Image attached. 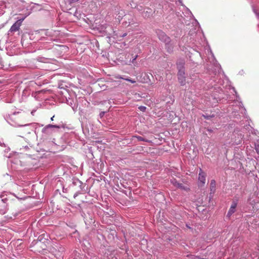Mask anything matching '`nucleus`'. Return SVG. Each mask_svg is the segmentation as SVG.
<instances>
[{
	"label": "nucleus",
	"instance_id": "obj_1",
	"mask_svg": "<svg viewBox=\"0 0 259 259\" xmlns=\"http://www.w3.org/2000/svg\"><path fill=\"white\" fill-rule=\"evenodd\" d=\"M137 9L144 18H149L154 13L152 9L148 7H143L141 6H138Z\"/></svg>",
	"mask_w": 259,
	"mask_h": 259
},
{
	"label": "nucleus",
	"instance_id": "obj_2",
	"mask_svg": "<svg viewBox=\"0 0 259 259\" xmlns=\"http://www.w3.org/2000/svg\"><path fill=\"white\" fill-rule=\"evenodd\" d=\"M179 71L178 73V76L179 82L181 85H184L185 84V76L184 68L183 66H178Z\"/></svg>",
	"mask_w": 259,
	"mask_h": 259
},
{
	"label": "nucleus",
	"instance_id": "obj_3",
	"mask_svg": "<svg viewBox=\"0 0 259 259\" xmlns=\"http://www.w3.org/2000/svg\"><path fill=\"white\" fill-rule=\"evenodd\" d=\"M156 34L158 38L161 41L164 42L165 44L170 42V38L163 31L161 30H157L156 31Z\"/></svg>",
	"mask_w": 259,
	"mask_h": 259
},
{
	"label": "nucleus",
	"instance_id": "obj_4",
	"mask_svg": "<svg viewBox=\"0 0 259 259\" xmlns=\"http://www.w3.org/2000/svg\"><path fill=\"white\" fill-rule=\"evenodd\" d=\"M60 128V126L49 124L42 129V132L46 135H51L52 133V128Z\"/></svg>",
	"mask_w": 259,
	"mask_h": 259
},
{
	"label": "nucleus",
	"instance_id": "obj_5",
	"mask_svg": "<svg viewBox=\"0 0 259 259\" xmlns=\"http://www.w3.org/2000/svg\"><path fill=\"white\" fill-rule=\"evenodd\" d=\"M25 17L19 19L15 22L13 25L11 27L9 32H14L19 30L20 27L21 26L22 22L24 20Z\"/></svg>",
	"mask_w": 259,
	"mask_h": 259
},
{
	"label": "nucleus",
	"instance_id": "obj_6",
	"mask_svg": "<svg viewBox=\"0 0 259 259\" xmlns=\"http://www.w3.org/2000/svg\"><path fill=\"white\" fill-rule=\"evenodd\" d=\"M205 178V173L200 168L198 175V185L199 186H202L204 185L206 180Z\"/></svg>",
	"mask_w": 259,
	"mask_h": 259
},
{
	"label": "nucleus",
	"instance_id": "obj_7",
	"mask_svg": "<svg viewBox=\"0 0 259 259\" xmlns=\"http://www.w3.org/2000/svg\"><path fill=\"white\" fill-rule=\"evenodd\" d=\"M5 119L7 122L10 124V125L15 126V127H22L24 126H28L29 125V124H25L24 125H20L17 124L16 122H15L13 120V115H7L5 117Z\"/></svg>",
	"mask_w": 259,
	"mask_h": 259
},
{
	"label": "nucleus",
	"instance_id": "obj_8",
	"mask_svg": "<svg viewBox=\"0 0 259 259\" xmlns=\"http://www.w3.org/2000/svg\"><path fill=\"white\" fill-rule=\"evenodd\" d=\"M170 182L173 185L181 189L184 190L185 191H188L189 190L188 188L185 187L182 184L178 182L175 179H171L170 180Z\"/></svg>",
	"mask_w": 259,
	"mask_h": 259
},
{
	"label": "nucleus",
	"instance_id": "obj_9",
	"mask_svg": "<svg viewBox=\"0 0 259 259\" xmlns=\"http://www.w3.org/2000/svg\"><path fill=\"white\" fill-rule=\"evenodd\" d=\"M237 205V200H234L232 202L231 207L228 212L227 217H230L233 213L235 212Z\"/></svg>",
	"mask_w": 259,
	"mask_h": 259
},
{
	"label": "nucleus",
	"instance_id": "obj_10",
	"mask_svg": "<svg viewBox=\"0 0 259 259\" xmlns=\"http://www.w3.org/2000/svg\"><path fill=\"white\" fill-rule=\"evenodd\" d=\"M215 181L214 180H212L210 184V194H214L215 191Z\"/></svg>",
	"mask_w": 259,
	"mask_h": 259
},
{
	"label": "nucleus",
	"instance_id": "obj_11",
	"mask_svg": "<svg viewBox=\"0 0 259 259\" xmlns=\"http://www.w3.org/2000/svg\"><path fill=\"white\" fill-rule=\"evenodd\" d=\"M165 48L167 52L170 53L173 51L174 45L173 44H171L170 42H167V44H165Z\"/></svg>",
	"mask_w": 259,
	"mask_h": 259
},
{
	"label": "nucleus",
	"instance_id": "obj_12",
	"mask_svg": "<svg viewBox=\"0 0 259 259\" xmlns=\"http://www.w3.org/2000/svg\"><path fill=\"white\" fill-rule=\"evenodd\" d=\"M37 61L40 62H47L48 59L44 57H38L36 58Z\"/></svg>",
	"mask_w": 259,
	"mask_h": 259
},
{
	"label": "nucleus",
	"instance_id": "obj_13",
	"mask_svg": "<svg viewBox=\"0 0 259 259\" xmlns=\"http://www.w3.org/2000/svg\"><path fill=\"white\" fill-rule=\"evenodd\" d=\"M135 138H136L138 141H145V142H150V140H148L147 139H144V138L141 137V136H135Z\"/></svg>",
	"mask_w": 259,
	"mask_h": 259
},
{
	"label": "nucleus",
	"instance_id": "obj_14",
	"mask_svg": "<svg viewBox=\"0 0 259 259\" xmlns=\"http://www.w3.org/2000/svg\"><path fill=\"white\" fill-rule=\"evenodd\" d=\"M0 197L2 198V200L4 202H6L7 200V198L6 197H5V196H4V193H3L1 195H0Z\"/></svg>",
	"mask_w": 259,
	"mask_h": 259
},
{
	"label": "nucleus",
	"instance_id": "obj_15",
	"mask_svg": "<svg viewBox=\"0 0 259 259\" xmlns=\"http://www.w3.org/2000/svg\"><path fill=\"white\" fill-rule=\"evenodd\" d=\"M139 109L140 111L145 112L146 110V107L144 106H140V107H139Z\"/></svg>",
	"mask_w": 259,
	"mask_h": 259
},
{
	"label": "nucleus",
	"instance_id": "obj_16",
	"mask_svg": "<svg viewBox=\"0 0 259 259\" xmlns=\"http://www.w3.org/2000/svg\"><path fill=\"white\" fill-rule=\"evenodd\" d=\"M124 79H125V80L128 81H129V82H132V83H135V82H136V81H135V80H132V79H130V78H125Z\"/></svg>",
	"mask_w": 259,
	"mask_h": 259
},
{
	"label": "nucleus",
	"instance_id": "obj_17",
	"mask_svg": "<svg viewBox=\"0 0 259 259\" xmlns=\"http://www.w3.org/2000/svg\"><path fill=\"white\" fill-rule=\"evenodd\" d=\"M249 203L251 205H255L256 204V205L258 206V205L259 204V202H257L256 203H255V202H254V201H250Z\"/></svg>",
	"mask_w": 259,
	"mask_h": 259
},
{
	"label": "nucleus",
	"instance_id": "obj_18",
	"mask_svg": "<svg viewBox=\"0 0 259 259\" xmlns=\"http://www.w3.org/2000/svg\"><path fill=\"white\" fill-rule=\"evenodd\" d=\"M253 11L254 13L256 14L257 18H259V13L257 12L256 10L254 8H253Z\"/></svg>",
	"mask_w": 259,
	"mask_h": 259
},
{
	"label": "nucleus",
	"instance_id": "obj_19",
	"mask_svg": "<svg viewBox=\"0 0 259 259\" xmlns=\"http://www.w3.org/2000/svg\"><path fill=\"white\" fill-rule=\"evenodd\" d=\"M137 57H138V55H136V56H135V57H134V58H133V59H132V60H130V62H131V63H134V62H135V60H136V59L137 58Z\"/></svg>",
	"mask_w": 259,
	"mask_h": 259
},
{
	"label": "nucleus",
	"instance_id": "obj_20",
	"mask_svg": "<svg viewBox=\"0 0 259 259\" xmlns=\"http://www.w3.org/2000/svg\"><path fill=\"white\" fill-rule=\"evenodd\" d=\"M6 213V211L4 209H0V213L4 214Z\"/></svg>",
	"mask_w": 259,
	"mask_h": 259
},
{
	"label": "nucleus",
	"instance_id": "obj_21",
	"mask_svg": "<svg viewBox=\"0 0 259 259\" xmlns=\"http://www.w3.org/2000/svg\"><path fill=\"white\" fill-rule=\"evenodd\" d=\"M78 1V0H70V4H72V3L77 2Z\"/></svg>",
	"mask_w": 259,
	"mask_h": 259
},
{
	"label": "nucleus",
	"instance_id": "obj_22",
	"mask_svg": "<svg viewBox=\"0 0 259 259\" xmlns=\"http://www.w3.org/2000/svg\"><path fill=\"white\" fill-rule=\"evenodd\" d=\"M203 116L205 118H206L207 119H208L209 118V117H210V116H208V115H203Z\"/></svg>",
	"mask_w": 259,
	"mask_h": 259
},
{
	"label": "nucleus",
	"instance_id": "obj_23",
	"mask_svg": "<svg viewBox=\"0 0 259 259\" xmlns=\"http://www.w3.org/2000/svg\"><path fill=\"white\" fill-rule=\"evenodd\" d=\"M128 17H129V16H128V15H124V18H123L124 20H126V19H128Z\"/></svg>",
	"mask_w": 259,
	"mask_h": 259
},
{
	"label": "nucleus",
	"instance_id": "obj_24",
	"mask_svg": "<svg viewBox=\"0 0 259 259\" xmlns=\"http://www.w3.org/2000/svg\"><path fill=\"white\" fill-rule=\"evenodd\" d=\"M126 35V33H125L123 34L122 35H121V36H122V37H124V36H125Z\"/></svg>",
	"mask_w": 259,
	"mask_h": 259
},
{
	"label": "nucleus",
	"instance_id": "obj_25",
	"mask_svg": "<svg viewBox=\"0 0 259 259\" xmlns=\"http://www.w3.org/2000/svg\"><path fill=\"white\" fill-rule=\"evenodd\" d=\"M0 145L2 146H5V144L4 143H2L1 142L0 143Z\"/></svg>",
	"mask_w": 259,
	"mask_h": 259
},
{
	"label": "nucleus",
	"instance_id": "obj_26",
	"mask_svg": "<svg viewBox=\"0 0 259 259\" xmlns=\"http://www.w3.org/2000/svg\"><path fill=\"white\" fill-rule=\"evenodd\" d=\"M35 112V110H33V111H31V114L33 115V114H34V113Z\"/></svg>",
	"mask_w": 259,
	"mask_h": 259
},
{
	"label": "nucleus",
	"instance_id": "obj_27",
	"mask_svg": "<svg viewBox=\"0 0 259 259\" xmlns=\"http://www.w3.org/2000/svg\"><path fill=\"white\" fill-rule=\"evenodd\" d=\"M54 116H53V117H52L51 118V120L52 121H53V120H54Z\"/></svg>",
	"mask_w": 259,
	"mask_h": 259
},
{
	"label": "nucleus",
	"instance_id": "obj_28",
	"mask_svg": "<svg viewBox=\"0 0 259 259\" xmlns=\"http://www.w3.org/2000/svg\"><path fill=\"white\" fill-rule=\"evenodd\" d=\"M186 226H187V227L188 228H189V229H191V227H189L188 225H186Z\"/></svg>",
	"mask_w": 259,
	"mask_h": 259
},
{
	"label": "nucleus",
	"instance_id": "obj_29",
	"mask_svg": "<svg viewBox=\"0 0 259 259\" xmlns=\"http://www.w3.org/2000/svg\"><path fill=\"white\" fill-rule=\"evenodd\" d=\"M252 208H253V209L254 210H255V209H254V206H252Z\"/></svg>",
	"mask_w": 259,
	"mask_h": 259
}]
</instances>
